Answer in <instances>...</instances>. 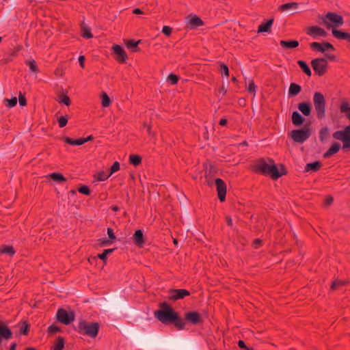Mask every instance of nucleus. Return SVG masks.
<instances>
[{
	"instance_id": "052dcab7",
	"label": "nucleus",
	"mask_w": 350,
	"mask_h": 350,
	"mask_svg": "<svg viewBox=\"0 0 350 350\" xmlns=\"http://www.w3.org/2000/svg\"><path fill=\"white\" fill-rule=\"evenodd\" d=\"M215 173H217L215 167L212 163H210L208 170L206 172V174H209V176H211L214 175Z\"/></svg>"
},
{
	"instance_id": "4d7b16f0",
	"label": "nucleus",
	"mask_w": 350,
	"mask_h": 350,
	"mask_svg": "<svg viewBox=\"0 0 350 350\" xmlns=\"http://www.w3.org/2000/svg\"><path fill=\"white\" fill-rule=\"evenodd\" d=\"M108 239L112 242L116 240V237L113 232V230L111 228H107Z\"/></svg>"
},
{
	"instance_id": "1a4fd4ad",
	"label": "nucleus",
	"mask_w": 350,
	"mask_h": 350,
	"mask_svg": "<svg viewBox=\"0 0 350 350\" xmlns=\"http://www.w3.org/2000/svg\"><path fill=\"white\" fill-rule=\"evenodd\" d=\"M112 54L114 55L115 59L120 64L126 63L128 59V55L124 48L119 45L114 44L112 47Z\"/></svg>"
},
{
	"instance_id": "4c0bfd02",
	"label": "nucleus",
	"mask_w": 350,
	"mask_h": 350,
	"mask_svg": "<svg viewBox=\"0 0 350 350\" xmlns=\"http://www.w3.org/2000/svg\"><path fill=\"white\" fill-rule=\"evenodd\" d=\"M115 250H116V247L112 249H105L103 250V253L98 254L97 257L105 263L107 260V256L111 254Z\"/></svg>"
},
{
	"instance_id": "3c124183",
	"label": "nucleus",
	"mask_w": 350,
	"mask_h": 350,
	"mask_svg": "<svg viewBox=\"0 0 350 350\" xmlns=\"http://www.w3.org/2000/svg\"><path fill=\"white\" fill-rule=\"evenodd\" d=\"M120 163L115 161L109 170V174L111 176L113 173L116 172L120 170Z\"/></svg>"
},
{
	"instance_id": "a211bd4d",
	"label": "nucleus",
	"mask_w": 350,
	"mask_h": 350,
	"mask_svg": "<svg viewBox=\"0 0 350 350\" xmlns=\"http://www.w3.org/2000/svg\"><path fill=\"white\" fill-rule=\"evenodd\" d=\"M133 240L134 243L139 248L144 247L146 243V239L144 232L142 230H136L133 235Z\"/></svg>"
},
{
	"instance_id": "473e14b6",
	"label": "nucleus",
	"mask_w": 350,
	"mask_h": 350,
	"mask_svg": "<svg viewBox=\"0 0 350 350\" xmlns=\"http://www.w3.org/2000/svg\"><path fill=\"white\" fill-rule=\"evenodd\" d=\"M297 64L299 65V66L300 67V68L301 69L303 72H304L307 76L311 77L312 71H311L309 66L305 61L298 60Z\"/></svg>"
},
{
	"instance_id": "b1692460",
	"label": "nucleus",
	"mask_w": 350,
	"mask_h": 350,
	"mask_svg": "<svg viewBox=\"0 0 350 350\" xmlns=\"http://www.w3.org/2000/svg\"><path fill=\"white\" fill-rule=\"evenodd\" d=\"M280 46L284 49H293L299 46V42L297 40H280Z\"/></svg>"
},
{
	"instance_id": "5701e85b",
	"label": "nucleus",
	"mask_w": 350,
	"mask_h": 350,
	"mask_svg": "<svg viewBox=\"0 0 350 350\" xmlns=\"http://www.w3.org/2000/svg\"><path fill=\"white\" fill-rule=\"evenodd\" d=\"M323 164L319 161H315L312 163H308L304 167V172H318L322 167Z\"/></svg>"
},
{
	"instance_id": "20e7f679",
	"label": "nucleus",
	"mask_w": 350,
	"mask_h": 350,
	"mask_svg": "<svg viewBox=\"0 0 350 350\" xmlns=\"http://www.w3.org/2000/svg\"><path fill=\"white\" fill-rule=\"evenodd\" d=\"M311 133L310 123H306L301 129L293 130L289 136L295 142L302 144L310 137Z\"/></svg>"
},
{
	"instance_id": "69168bd1",
	"label": "nucleus",
	"mask_w": 350,
	"mask_h": 350,
	"mask_svg": "<svg viewBox=\"0 0 350 350\" xmlns=\"http://www.w3.org/2000/svg\"><path fill=\"white\" fill-rule=\"evenodd\" d=\"M237 345H238V347L240 348V349H245L248 347L245 342L242 340H239L237 342Z\"/></svg>"
},
{
	"instance_id": "c756f323",
	"label": "nucleus",
	"mask_w": 350,
	"mask_h": 350,
	"mask_svg": "<svg viewBox=\"0 0 350 350\" xmlns=\"http://www.w3.org/2000/svg\"><path fill=\"white\" fill-rule=\"evenodd\" d=\"M63 141L71 146H81L83 144V138L79 139H72L67 136H64L62 137Z\"/></svg>"
},
{
	"instance_id": "aec40b11",
	"label": "nucleus",
	"mask_w": 350,
	"mask_h": 350,
	"mask_svg": "<svg viewBox=\"0 0 350 350\" xmlns=\"http://www.w3.org/2000/svg\"><path fill=\"white\" fill-rule=\"evenodd\" d=\"M297 108L304 116H310L312 112V104L310 102L304 101L299 103L297 105Z\"/></svg>"
},
{
	"instance_id": "79ce46f5",
	"label": "nucleus",
	"mask_w": 350,
	"mask_h": 350,
	"mask_svg": "<svg viewBox=\"0 0 350 350\" xmlns=\"http://www.w3.org/2000/svg\"><path fill=\"white\" fill-rule=\"evenodd\" d=\"M25 63L27 65H28L29 66V69L31 72H36V73L40 72L39 68L37 66V64L34 59L27 60V61H26Z\"/></svg>"
},
{
	"instance_id": "4468645a",
	"label": "nucleus",
	"mask_w": 350,
	"mask_h": 350,
	"mask_svg": "<svg viewBox=\"0 0 350 350\" xmlns=\"http://www.w3.org/2000/svg\"><path fill=\"white\" fill-rule=\"evenodd\" d=\"M133 342L139 347L147 349L148 347V337L139 332H134L131 334Z\"/></svg>"
},
{
	"instance_id": "8fccbe9b",
	"label": "nucleus",
	"mask_w": 350,
	"mask_h": 350,
	"mask_svg": "<svg viewBox=\"0 0 350 350\" xmlns=\"http://www.w3.org/2000/svg\"><path fill=\"white\" fill-rule=\"evenodd\" d=\"M59 103H63L66 106H69L71 103V100L67 94H62L60 96V100Z\"/></svg>"
},
{
	"instance_id": "de8ad7c7",
	"label": "nucleus",
	"mask_w": 350,
	"mask_h": 350,
	"mask_svg": "<svg viewBox=\"0 0 350 350\" xmlns=\"http://www.w3.org/2000/svg\"><path fill=\"white\" fill-rule=\"evenodd\" d=\"M68 120V116L67 115L66 116H62L57 119V122L59 124V126L60 128H63L66 126Z\"/></svg>"
},
{
	"instance_id": "cd10ccee",
	"label": "nucleus",
	"mask_w": 350,
	"mask_h": 350,
	"mask_svg": "<svg viewBox=\"0 0 350 350\" xmlns=\"http://www.w3.org/2000/svg\"><path fill=\"white\" fill-rule=\"evenodd\" d=\"M332 32L334 37L338 39L347 40L349 41L350 38V33L342 31L340 30L336 29V28H333Z\"/></svg>"
},
{
	"instance_id": "72a5a7b5",
	"label": "nucleus",
	"mask_w": 350,
	"mask_h": 350,
	"mask_svg": "<svg viewBox=\"0 0 350 350\" xmlns=\"http://www.w3.org/2000/svg\"><path fill=\"white\" fill-rule=\"evenodd\" d=\"M129 163L137 167L142 163V159L139 154H131L129 159Z\"/></svg>"
},
{
	"instance_id": "4be33fe9",
	"label": "nucleus",
	"mask_w": 350,
	"mask_h": 350,
	"mask_svg": "<svg viewBox=\"0 0 350 350\" xmlns=\"http://www.w3.org/2000/svg\"><path fill=\"white\" fill-rule=\"evenodd\" d=\"M190 19L189 21L188 27L191 29H196L204 25L203 21L197 15H189Z\"/></svg>"
},
{
	"instance_id": "9b49d317",
	"label": "nucleus",
	"mask_w": 350,
	"mask_h": 350,
	"mask_svg": "<svg viewBox=\"0 0 350 350\" xmlns=\"http://www.w3.org/2000/svg\"><path fill=\"white\" fill-rule=\"evenodd\" d=\"M310 48L311 50L314 51H319L323 53H325L327 51H334L336 50L334 46L328 42H313L310 44Z\"/></svg>"
},
{
	"instance_id": "58836bf2",
	"label": "nucleus",
	"mask_w": 350,
	"mask_h": 350,
	"mask_svg": "<svg viewBox=\"0 0 350 350\" xmlns=\"http://www.w3.org/2000/svg\"><path fill=\"white\" fill-rule=\"evenodd\" d=\"M111 103V99L105 92H103L101 95V104L104 107H109Z\"/></svg>"
},
{
	"instance_id": "bb28decb",
	"label": "nucleus",
	"mask_w": 350,
	"mask_h": 350,
	"mask_svg": "<svg viewBox=\"0 0 350 350\" xmlns=\"http://www.w3.org/2000/svg\"><path fill=\"white\" fill-rule=\"evenodd\" d=\"M301 91V87L295 83H291L288 89V97H294L298 95Z\"/></svg>"
},
{
	"instance_id": "13d9d810",
	"label": "nucleus",
	"mask_w": 350,
	"mask_h": 350,
	"mask_svg": "<svg viewBox=\"0 0 350 350\" xmlns=\"http://www.w3.org/2000/svg\"><path fill=\"white\" fill-rule=\"evenodd\" d=\"M344 285V282L341 280H335L332 282L331 285V289L336 290L338 286Z\"/></svg>"
},
{
	"instance_id": "e2e57ef3",
	"label": "nucleus",
	"mask_w": 350,
	"mask_h": 350,
	"mask_svg": "<svg viewBox=\"0 0 350 350\" xmlns=\"http://www.w3.org/2000/svg\"><path fill=\"white\" fill-rule=\"evenodd\" d=\"M85 57L84 55H80L79 57V63L80 66L82 68H85Z\"/></svg>"
},
{
	"instance_id": "bf43d9fd",
	"label": "nucleus",
	"mask_w": 350,
	"mask_h": 350,
	"mask_svg": "<svg viewBox=\"0 0 350 350\" xmlns=\"http://www.w3.org/2000/svg\"><path fill=\"white\" fill-rule=\"evenodd\" d=\"M143 125H144V127L146 128L148 134L150 136H154V133L152 131V126H151L150 124H148L147 122H144Z\"/></svg>"
},
{
	"instance_id": "f704fd0d",
	"label": "nucleus",
	"mask_w": 350,
	"mask_h": 350,
	"mask_svg": "<svg viewBox=\"0 0 350 350\" xmlns=\"http://www.w3.org/2000/svg\"><path fill=\"white\" fill-rule=\"evenodd\" d=\"M21 324L22 325L19 329V334L20 335L27 336L30 330V324L28 321H23Z\"/></svg>"
},
{
	"instance_id": "338daca9",
	"label": "nucleus",
	"mask_w": 350,
	"mask_h": 350,
	"mask_svg": "<svg viewBox=\"0 0 350 350\" xmlns=\"http://www.w3.org/2000/svg\"><path fill=\"white\" fill-rule=\"evenodd\" d=\"M333 201H334L333 197L329 196L326 197L325 203L327 206H329L332 204Z\"/></svg>"
},
{
	"instance_id": "c03bdc74",
	"label": "nucleus",
	"mask_w": 350,
	"mask_h": 350,
	"mask_svg": "<svg viewBox=\"0 0 350 350\" xmlns=\"http://www.w3.org/2000/svg\"><path fill=\"white\" fill-rule=\"evenodd\" d=\"M219 65L220 67V72L222 75H225L227 77L230 75V71L228 66L224 62H219Z\"/></svg>"
},
{
	"instance_id": "c85d7f7f",
	"label": "nucleus",
	"mask_w": 350,
	"mask_h": 350,
	"mask_svg": "<svg viewBox=\"0 0 350 350\" xmlns=\"http://www.w3.org/2000/svg\"><path fill=\"white\" fill-rule=\"evenodd\" d=\"M65 342L64 338L59 336L56 338L51 349V350H63L64 349Z\"/></svg>"
},
{
	"instance_id": "09e8293b",
	"label": "nucleus",
	"mask_w": 350,
	"mask_h": 350,
	"mask_svg": "<svg viewBox=\"0 0 350 350\" xmlns=\"http://www.w3.org/2000/svg\"><path fill=\"white\" fill-rule=\"evenodd\" d=\"M247 90L250 94H253V96H255L256 85H255L253 79H251L249 81V84H248V87H247Z\"/></svg>"
},
{
	"instance_id": "412c9836",
	"label": "nucleus",
	"mask_w": 350,
	"mask_h": 350,
	"mask_svg": "<svg viewBox=\"0 0 350 350\" xmlns=\"http://www.w3.org/2000/svg\"><path fill=\"white\" fill-rule=\"evenodd\" d=\"M291 121L294 126L299 127L305 122L306 118L297 111H295L292 113Z\"/></svg>"
},
{
	"instance_id": "f03ea898",
	"label": "nucleus",
	"mask_w": 350,
	"mask_h": 350,
	"mask_svg": "<svg viewBox=\"0 0 350 350\" xmlns=\"http://www.w3.org/2000/svg\"><path fill=\"white\" fill-rule=\"evenodd\" d=\"M280 170H279L278 165L275 164L273 159H269V163H267L265 158L259 159L257 163L253 166L254 172L265 176L269 175L273 180H277L288 174L284 164H280Z\"/></svg>"
},
{
	"instance_id": "774afa93",
	"label": "nucleus",
	"mask_w": 350,
	"mask_h": 350,
	"mask_svg": "<svg viewBox=\"0 0 350 350\" xmlns=\"http://www.w3.org/2000/svg\"><path fill=\"white\" fill-rule=\"evenodd\" d=\"M225 220L226 221V224L228 226L232 227V217L229 215H226L225 217Z\"/></svg>"
},
{
	"instance_id": "37998d69",
	"label": "nucleus",
	"mask_w": 350,
	"mask_h": 350,
	"mask_svg": "<svg viewBox=\"0 0 350 350\" xmlns=\"http://www.w3.org/2000/svg\"><path fill=\"white\" fill-rule=\"evenodd\" d=\"M62 331L61 327L55 324L51 325L47 329V332L49 335H53L56 333L62 332Z\"/></svg>"
},
{
	"instance_id": "2f4dec72",
	"label": "nucleus",
	"mask_w": 350,
	"mask_h": 350,
	"mask_svg": "<svg viewBox=\"0 0 350 350\" xmlns=\"http://www.w3.org/2000/svg\"><path fill=\"white\" fill-rule=\"evenodd\" d=\"M319 137L321 142H325L329 136V129L328 127L325 126L320 129Z\"/></svg>"
},
{
	"instance_id": "f257e3e1",
	"label": "nucleus",
	"mask_w": 350,
	"mask_h": 350,
	"mask_svg": "<svg viewBox=\"0 0 350 350\" xmlns=\"http://www.w3.org/2000/svg\"><path fill=\"white\" fill-rule=\"evenodd\" d=\"M154 314L159 321L165 325H173L177 330L185 328L186 323L183 318L166 301L159 304V309L154 311Z\"/></svg>"
},
{
	"instance_id": "e433bc0d",
	"label": "nucleus",
	"mask_w": 350,
	"mask_h": 350,
	"mask_svg": "<svg viewBox=\"0 0 350 350\" xmlns=\"http://www.w3.org/2000/svg\"><path fill=\"white\" fill-rule=\"evenodd\" d=\"M16 251L12 245H3L0 248V254H6L12 256Z\"/></svg>"
},
{
	"instance_id": "0e129e2a",
	"label": "nucleus",
	"mask_w": 350,
	"mask_h": 350,
	"mask_svg": "<svg viewBox=\"0 0 350 350\" xmlns=\"http://www.w3.org/2000/svg\"><path fill=\"white\" fill-rule=\"evenodd\" d=\"M205 178L206 180V183L208 186H212L213 184V181L211 180L212 175L209 176V174H205Z\"/></svg>"
},
{
	"instance_id": "a18cd8bd",
	"label": "nucleus",
	"mask_w": 350,
	"mask_h": 350,
	"mask_svg": "<svg viewBox=\"0 0 350 350\" xmlns=\"http://www.w3.org/2000/svg\"><path fill=\"white\" fill-rule=\"evenodd\" d=\"M179 79V76L174 73H171L167 76V81L172 85H176L178 83Z\"/></svg>"
},
{
	"instance_id": "6e6d98bb",
	"label": "nucleus",
	"mask_w": 350,
	"mask_h": 350,
	"mask_svg": "<svg viewBox=\"0 0 350 350\" xmlns=\"http://www.w3.org/2000/svg\"><path fill=\"white\" fill-rule=\"evenodd\" d=\"M161 31H162V33L164 35H165L166 36L169 37L172 34V28L171 27H170V26L165 25V26H163Z\"/></svg>"
},
{
	"instance_id": "680f3d73",
	"label": "nucleus",
	"mask_w": 350,
	"mask_h": 350,
	"mask_svg": "<svg viewBox=\"0 0 350 350\" xmlns=\"http://www.w3.org/2000/svg\"><path fill=\"white\" fill-rule=\"evenodd\" d=\"M325 58L327 59V60H330V61H332V62H336L337 61V57L334 54H332V53H325Z\"/></svg>"
},
{
	"instance_id": "f3484780",
	"label": "nucleus",
	"mask_w": 350,
	"mask_h": 350,
	"mask_svg": "<svg viewBox=\"0 0 350 350\" xmlns=\"http://www.w3.org/2000/svg\"><path fill=\"white\" fill-rule=\"evenodd\" d=\"M332 137L337 140L342 142V148L344 150H350V143L342 131H337L332 134Z\"/></svg>"
},
{
	"instance_id": "dca6fc26",
	"label": "nucleus",
	"mask_w": 350,
	"mask_h": 350,
	"mask_svg": "<svg viewBox=\"0 0 350 350\" xmlns=\"http://www.w3.org/2000/svg\"><path fill=\"white\" fill-rule=\"evenodd\" d=\"M13 333L8 325L0 321V345L3 340H8L12 338Z\"/></svg>"
},
{
	"instance_id": "ea45409f",
	"label": "nucleus",
	"mask_w": 350,
	"mask_h": 350,
	"mask_svg": "<svg viewBox=\"0 0 350 350\" xmlns=\"http://www.w3.org/2000/svg\"><path fill=\"white\" fill-rule=\"evenodd\" d=\"M77 190L80 193L85 195V196H90L92 193V191L90 189V187L85 185H81L77 188Z\"/></svg>"
},
{
	"instance_id": "a19ab883",
	"label": "nucleus",
	"mask_w": 350,
	"mask_h": 350,
	"mask_svg": "<svg viewBox=\"0 0 350 350\" xmlns=\"http://www.w3.org/2000/svg\"><path fill=\"white\" fill-rule=\"evenodd\" d=\"M3 103L8 108H12L15 107L17 104V98L14 96L10 99L5 98Z\"/></svg>"
},
{
	"instance_id": "9d476101",
	"label": "nucleus",
	"mask_w": 350,
	"mask_h": 350,
	"mask_svg": "<svg viewBox=\"0 0 350 350\" xmlns=\"http://www.w3.org/2000/svg\"><path fill=\"white\" fill-rule=\"evenodd\" d=\"M191 293L184 288H170L169 290L168 300L176 301L179 299H183L186 297L190 296Z\"/></svg>"
},
{
	"instance_id": "a878e982",
	"label": "nucleus",
	"mask_w": 350,
	"mask_h": 350,
	"mask_svg": "<svg viewBox=\"0 0 350 350\" xmlns=\"http://www.w3.org/2000/svg\"><path fill=\"white\" fill-rule=\"evenodd\" d=\"M142 42V40H139L135 41L133 39L127 40L125 42L126 46L127 49H130L132 52H139L141 51L140 48L138 46L139 44Z\"/></svg>"
},
{
	"instance_id": "c9c22d12",
	"label": "nucleus",
	"mask_w": 350,
	"mask_h": 350,
	"mask_svg": "<svg viewBox=\"0 0 350 350\" xmlns=\"http://www.w3.org/2000/svg\"><path fill=\"white\" fill-rule=\"evenodd\" d=\"M299 6V3H297V2H291V3H284L282 5H281L278 10L279 11H281V12H284V11H286V10H288L290 9H297Z\"/></svg>"
},
{
	"instance_id": "7c9ffc66",
	"label": "nucleus",
	"mask_w": 350,
	"mask_h": 350,
	"mask_svg": "<svg viewBox=\"0 0 350 350\" xmlns=\"http://www.w3.org/2000/svg\"><path fill=\"white\" fill-rule=\"evenodd\" d=\"M49 177L55 182L62 183L66 182L67 180L64 175L60 172H53L49 175Z\"/></svg>"
},
{
	"instance_id": "603ef678",
	"label": "nucleus",
	"mask_w": 350,
	"mask_h": 350,
	"mask_svg": "<svg viewBox=\"0 0 350 350\" xmlns=\"http://www.w3.org/2000/svg\"><path fill=\"white\" fill-rule=\"evenodd\" d=\"M109 176H111L109 174H106L104 171H100L98 172L96 179L98 181H104L106 180Z\"/></svg>"
},
{
	"instance_id": "864d4df0",
	"label": "nucleus",
	"mask_w": 350,
	"mask_h": 350,
	"mask_svg": "<svg viewBox=\"0 0 350 350\" xmlns=\"http://www.w3.org/2000/svg\"><path fill=\"white\" fill-rule=\"evenodd\" d=\"M18 102H19V105L21 107H25V106L27 105V99L25 98V93H22L21 92H19V94H18Z\"/></svg>"
},
{
	"instance_id": "ddd939ff",
	"label": "nucleus",
	"mask_w": 350,
	"mask_h": 350,
	"mask_svg": "<svg viewBox=\"0 0 350 350\" xmlns=\"http://www.w3.org/2000/svg\"><path fill=\"white\" fill-rule=\"evenodd\" d=\"M183 319L185 323L187 321L192 325H198L203 323L200 314L196 310L186 312Z\"/></svg>"
},
{
	"instance_id": "7ed1b4c3",
	"label": "nucleus",
	"mask_w": 350,
	"mask_h": 350,
	"mask_svg": "<svg viewBox=\"0 0 350 350\" xmlns=\"http://www.w3.org/2000/svg\"><path fill=\"white\" fill-rule=\"evenodd\" d=\"M74 329L80 334L95 338L98 334L100 324L98 322L89 323L85 320L81 319L79 322L77 327H75Z\"/></svg>"
},
{
	"instance_id": "2eb2a0df",
	"label": "nucleus",
	"mask_w": 350,
	"mask_h": 350,
	"mask_svg": "<svg viewBox=\"0 0 350 350\" xmlns=\"http://www.w3.org/2000/svg\"><path fill=\"white\" fill-rule=\"evenodd\" d=\"M306 33L312 37L314 39H317L319 36L325 38L327 36V32L323 28L319 26H311L306 29Z\"/></svg>"
},
{
	"instance_id": "423d86ee",
	"label": "nucleus",
	"mask_w": 350,
	"mask_h": 350,
	"mask_svg": "<svg viewBox=\"0 0 350 350\" xmlns=\"http://www.w3.org/2000/svg\"><path fill=\"white\" fill-rule=\"evenodd\" d=\"M55 319L57 322L68 325L75 319V313L73 310H66L64 308H59L56 312Z\"/></svg>"
},
{
	"instance_id": "39448f33",
	"label": "nucleus",
	"mask_w": 350,
	"mask_h": 350,
	"mask_svg": "<svg viewBox=\"0 0 350 350\" xmlns=\"http://www.w3.org/2000/svg\"><path fill=\"white\" fill-rule=\"evenodd\" d=\"M313 103L317 112V118L322 120L325 118L326 101L324 95L319 92H316L313 96Z\"/></svg>"
},
{
	"instance_id": "6ab92c4d",
	"label": "nucleus",
	"mask_w": 350,
	"mask_h": 350,
	"mask_svg": "<svg viewBox=\"0 0 350 350\" xmlns=\"http://www.w3.org/2000/svg\"><path fill=\"white\" fill-rule=\"evenodd\" d=\"M274 18L272 17L262 23L258 27V33H270Z\"/></svg>"
},
{
	"instance_id": "0eeeda50",
	"label": "nucleus",
	"mask_w": 350,
	"mask_h": 350,
	"mask_svg": "<svg viewBox=\"0 0 350 350\" xmlns=\"http://www.w3.org/2000/svg\"><path fill=\"white\" fill-rule=\"evenodd\" d=\"M323 20L327 28L340 27L344 23V20L341 15L332 12H327Z\"/></svg>"
},
{
	"instance_id": "393cba45",
	"label": "nucleus",
	"mask_w": 350,
	"mask_h": 350,
	"mask_svg": "<svg viewBox=\"0 0 350 350\" xmlns=\"http://www.w3.org/2000/svg\"><path fill=\"white\" fill-rule=\"evenodd\" d=\"M341 148L338 142H334L329 148L323 154L324 158H329L337 153Z\"/></svg>"
},
{
	"instance_id": "6e6552de",
	"label": "nucleus",
	"mask_w": 350,
	"mask_h": 350,
	"mask_svg": "<svg viewBox=\"0 0 350 350\" xmlns=\"http://www.w3.org/2000/svg\"><path fill=\"white\" fill-rule=\"evenodd\" d=\"M311 66L315 75L321 77L327 72L328 62L323 57L315 58L311 61Z\"/></svg>"
},
{
	"instance_id": "f8f14e48",
	"label": "nucleus",
	"mask_w": 350,
	"mask_h": 350,
	"mask_svg": "<svg viewBox=\"0 0 350 350\" xmlns=\"http://www.w3.org/2000/svg\"><path fill=\"white\" fill-rule=\"evenodd\" d=\"M215 184L216 186L217 191V196L221 202H223L226 200V184L220 178H217L215 179Z\"/></svg>"
},
{
	"instance_id": "49530a36",
	"label": "nucleus",
	"mask_w": 350,
	"mask_h": 350,
	"mask_svg": "<svg viewBox=\"0 0 350 350\" xmlns=\"http://www.w3.org/2000/svg\"><path fill=\"white\" fill-rule=\"evenodd\" d=\"M81 30H82L81 36L84 38L90 39V38H92L93 37V35H92V33L91 32V30H90V29L89 27H81Z\"/></svg>"
},
{
	"instance_id": "5fc2aeb1",
	"label": "nucleus",
	"mask_w": 350,
	"mask_h": 350,
	"mask_svg": "<svg viewBox=\"0 0 350 350\" xmlns=\"http://www.w3.org/2000/svg\"><path fill=\"white\" fill-rule=\"evenodd\" d=\"M98 241L99 242L100 247H105V246L110 245L113 243L111 240H109V239H106V238L99 239L98 240Z\"/></svg>"
}]
</instances>
